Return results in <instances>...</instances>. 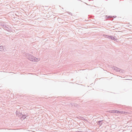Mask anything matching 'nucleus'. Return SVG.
Listing matches in <instances>:
<instances>
[{
  "label": "nucleus",
  "instance_id": "obj_4",
  "mask_svg": "<svg viewBox=\"0 0 132 132\" xmlns=\"http://www.w3.org/2000/svg\"><path fill=\"white\" fill-rule=\"evenodd\" d=\"M112 16H108V18H112Z\"/></svg>",
  "mask_w": 132,
  "mask_h": 132
},
{
  "label": "nucleus",
  "instance_id": "obj_1",
  "mask_svg": "<svg viewBox=\"0 0 132 132\" xmlns=\"http://www.w3.org/2000/svg\"><path fill=\"white\" fill-rule=\"evenodd\" d=\"M115 112L117 113H123V112L122 111H116Z\"/></svg>",
  "mask_w": 132,
  "mask_h": 132
},
{
  "label": "nucleus",
  "instance_id": "obj_3",
  "mask_svg": "<svg viewBox=\"0 0 132 132\" xmlns=\"http://www.w3.org/2000/svg\"><path fill=\"white\" fill-rule=\"evenodd\" d=\"M2 48H3V47L2 46H0V48H2ZM0 51H2V50L0 49Z\"/></svg>",
  "mask_w": 132,
  "mask_h": 132
},
{
  "label": "nucleus",
  "instance_id": "obj_2",
  "mask_svg": "<svg viewBox=\"0 0 132 132\" xmlns=\"http://www.w3.org/2000/svg\"><path fill=\"white\" fill-rule=\"evenodd\" d=\"M37 59L36 58H35L34 60H31L32 61H37Z\"/></svg>",
  "mask_w": 132,
  "mask_h": 132
}]
</instances>
